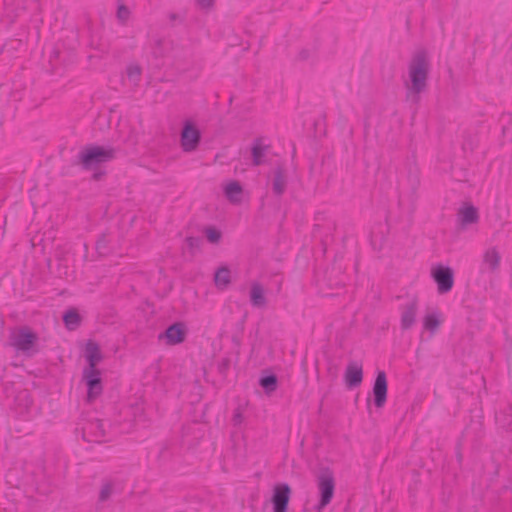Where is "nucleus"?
<instances>
[{"mask_svg":"<svg viewBox=\"0 0 512 512\" xmlns=\"http://www.w3.org/2000/svg\"><path fill=\"white\" fill-rule=\"evenodd\" d=\"M441 325V321L435 314H428L424 317L423 326L428 331H435Z\"/></svg>","mask_w":512,"mask_h":512,"instance_id":"nucleus-28","label":"nucleus"},{"mask_svg":"<svg viewBox=\"0 0 512 512\" xmlns=\"http://www.w3.org/2000/svg\"><path fill=\"white\" fill-rule=\"evenodd\" d=\"M116 156L117 149L112 146L87 144L80 149L73 159L72 166L79 167L83 171H92L91 180L98 182L107 175L103 166L113 161Z\"/></svg>","mask_w":512,"mask_h":512,"instance_id":"nucleus-1","label":"nucleus"},{"mask_svg":"<svg viewBox=\"0 0 512 512\" xmlns=\"http://www.w3.org/2000/svg\"><path fill=\"white\" fill-rule=\"evenodd\" d=\"M292 489L287 483H279L274 486L271 503L273 512H287Z\"/></svg>","mask_w":512,"mask_h":512,"instance_id":"nucleus-9","label":"nucleus"},{"mask_svg":"<svg viewBox=\"0 0 512 512\" xmlns=\"http://www.w3.org/2000/svg\"><path fill=\"white\" fill-rule=\"evenodd\" d=\"M188 333L187 326L184 322H175L169 325L164 332L158 335V340H165L169 346L181 344L185 341Z\"/></svg>","mask_w":512,"mask_h":512,"instance_id":"nucleus-8","label":"nucleus"},{"mask_svg":"<svg viewBox=\"0 0 512 512\" xmlns=\"http://www.w3.org/2000/svg\"><path fill=\"white\" fill-rule=\"evenodd\" d=\"M408 71L411 83L408 91L415 95L425 91L430 72V61L426 50L421 49L413 54Z\"/></svg>","mask_w":512,"mask_h":512,"instance_id":"nucleus-2","label":"nucleus"},{"mask_svg":"<svg viewBox=\"0 0 512 512\" xmlns=\"http://www.w3.org/2000/svg\"><path fill=\"white\" fill-rule=\"evenodd\" d=\"M83 380L87 386V401L92 402L103 392L101 371L98 368H84Z\"/></svg>","mask_w":512,"mask_h":512,"instance_id":"nucleus-7","label":"nucleus"},{"mask_svg":"<svg viewBox=\"0 0 512 512\" xmlns=\"http://www.w3.org/2000/svg\"><path fill=\"white\" fill-rule=\"evenodd\" d=\"M114 491V483L111 480H104L99 492L98 502L103 503L110 499Z\"/></svg>","mask_w":512,"mask_h":512,"instance_id":"nucleus-26","label":"nucleus"},{"mask_svg":"<svg viewBox=\"0 0 512 512\" xmlns=\"http://www.w3.org/2000/svg\"><path fill=\"white\" fill-rule=\"evenodd\" d=\"M388 382L385 371L378 370L373 384V402L377 408L384 407L387 400Z\"/></svg>","mask_w":512,"mask_h":512,"instance_id":"nucleus-10","label":"nucleus"},{"mask_svg":"<svg viewBox=\"0 0 512 512\" xmlns=\"http://www.w3.org/2000/svg\"><path fill=\"white\" fill-rule=\"evenodd\" d=\"M363 380L362 365L356 361H351L346 367L344 374V381L348 388L352 389L358 387Z\"/></svg>","mask_w":512,"mask_h":512,"instance_id":"nucleus-11","label":"nucleus"},{"mask_svg":"<svg viewBox=\"0 0 512 512\" xmlns=\"http://www.w3.org/2000/svg\"><path fill=\"white\" fill-rule=\"evenodd\" d=\"M230 366L231 359L229 357L222 358L217 365L218 373L225 377L230 369Z\"/></svg>","mask_w":512,"mask_h":512,"instance_id":"nucleus-32","label":"nucleus"},{"mask_svg":"<svg viewBox=\"0 0 512 512\" xmlns=\"http://www.w3.org/2000/svg\"><path fill=\"white\" fill-rule=\"evenodd\" d=\"M225 196L227 197V199L231 202V203H240L242 198V193H243V188L240 184L239 181H231L229 182L226 187H225Z\"/></svg>","mask_w":512,"mask_h":512,"instance_id":"nucleus-21","label":"nucleus"},{"mask_svg":"<svg viewBox=\"0 0 512 512\" xmlns=\"http://www.w3.org/2000/svg\"><path fill=\"white\" fill-rule=\"evenodd\" d=\"M214 282L220 290L226 289L231 283V271L227 266L219 267L214 274Z\"/></svg>","mask_w":512,"mask_h":512,"instance_id":"nucleus-22","label":"nucleus"},{"mask_svg":"<svg viewBox=\"0 0 512 512\" xmlns=\"http://www.w3.org/2000/svg\"><path fill=\"white\" fill-rule=\"evenodd\" d=\"M310 55H311L310 50H308V49H302V50L298 53V55H297V58H296V59H297L298 61H306V60H308V59L310 58Z\"/></svg>","mask_w":512,"mask_h":512,"instance_id":"nucleus-35","label":"nucleus"},{"mask_svg":"<svg viewBox=\"0 0 512 512\" xmlns=\"http://www.w3.org/2000/svg\"><path fill=\"white\" fill-rule=\"evenodd\" d=\"M457 216L459 225L462 228H465L468 225L477 223L479 221L478 209L468 202H465L463 206L459 208Z\"/></svg>","mask_w":512,"mask_h":512,"instance_id":"nucleus-13","label":"nucleus"},{"mask_svg":"<svg viewBox=\"0 0 512 512\" xmlns=\"http://www.w3.org/2000/svg\"><path fill=\"white\" fill-rule=\"evenodd\" d=\"M163 44L164 40L162 38H158L154 41V45L152 47V55L154 58H162L165 56Z\"/></svg>","mask_w":512,"mask_h":512,"instance_id":"nucleus-29","label":"nucleus"},{"mask_svg":"<svg viewBox=\"0 0 512 512\" xmlns=\"http://www.w3.org/2000/svg\"><path fill=\"white\" fill-rule=\"evenodd\" d=\"M268 146H264L261 138H257L251 148L253 165L259 166L263 163V157L265 155Z\"/></svg>","mask_w":512,"mask_h":512,"instance_id":"nucleus-24","label":"nucleus"},{"mask_svg":"<svg viewBox=\"0 0 512 512\" xmlns=\"http://www.w3.org/2000/svg\"><path fill=\"white\" fill-rule=\"evenodd\" d=\"M287 177L286 170L283 165H277L274 169V177L272 182V190L276 196H282L286 190Z\"/></svg>","mask_w":512,"mask_h":512,"instance_id":"nucleus-18","label":"nucleus"},{"mask_svg":"<svg viewBox=\"0 0 512 512\" xmlns=\"http://www.w3.org/2000/svg\"><path fill=\"white\" fill-rule=\"evenodd\" d=\"M33 398L28 390L19 391L14 398L15 410L19 415L28 414L33 406Z\"/></svg>","mask_w":512,"mask_h":512,"instance_id":"nucleus-15","label":"nucleus"},{"mask_svg":"<svg viewBox=\"0 0 512 512\" xmlns=\"http://www.w3.org/2000/svg\"><path fill=\"white\" fill-rule=\"evenodd\" d=\"M62 319L65 324V327L70 331L77 329L82 322V317L75 308L67 310L63 314Z\"/></svg>","mask_w":512,"mask_h":512,"instance_id":"nucleus-23","label":"nucleus"},{"mask_svg":"<svg viewBox=\"0 0 512 512\" xmlns=\"http://www.w3.org/2000/svg\"><path fill=\"white\" fill-rule=\"evenodd\" d=\"M243 420H244V416H243L242 409L240 407H237L234 410L233 416H232L233 425L238 426L243 422Z\"/></svg>","mask_w":512,"mask_h":512,"instance_id":"nucleus-34","label":"nucleus"},{"mask_svg":"<svg viewBox=\"0 0 512 512\" xmlns=\"http://www.w3.org/2000/svg\"><path fill=\"white\" fill-rule=\"evenodd\" d=\"M84 357L87 361L85 368H97V365L103 360V354L96 341L90 339L86 342Z\"/></svg>","mask_w":512,"mask_h":512,"instance_id":"nucleus-14","label":"nucleus"},{"mask_svg":"<svg viewBox=\"0 0 512 512\" xmlns=\"http://www.w3.org/2000/svg\"><path fill=\"white\" fill-rule=\"evenodd\" d=\"M105 436V430L103 422L99 419H96L94 422H91L88 427L84 428L83 431V439L91 442H101L98 438H103Z\"/></svg>","mask_w":512,"mask_h":512,"instance_id":"nucleus-17","label":"nucleus"},{"mask_svg":"<svg viewBox=\"0 0 512 512\" xmlns=\"http://www.w3.org/2000/svg\"><path fill=\"white\" fill-rule=\"evenodd\" d=\"M39 340L38 334L28 326H21L13 330L9 336L8 345L27 357H32L39 350L36 348Z\"/></svg>","mask_w":512,"mask_h":512,"instance_id":"nucleus-3","label":"nucleus"},{"mask_svg":"<svg viewBox=\"0 0 512 512\" xmlns=\"http://www.w3.org/2000/svg\"><path fill=\"white\" fill-rule=\"evenodd\" d=\"M129 17H130L129 8L124 4L119 5L118 9H117V18L119 19V21L122 24H124L129 19Z\"/></svg>","mask_w":512,"mask_h":512,"instance_id":"nucleus-33","label":"nucleus"},{"mask_svg":"<svg viewBox=\"0 0 512 512\" xmlns=\"http://www.w3.org/2000/svg\"><path fill=\"white\" fill-rule=\"evenodd\" d=\"M169 19H170V21H172V22H174V21H177V20H178L179 22H181V23H182V22L184 21V18H183V17H181V16H180L179 14H177V13H170V14H169Z\"/></svg>","mask_w":512,"mask_h":512,"instance_id":"nucleus-37","label":"nucleus"},{"mask_svg":"<svg viewBox=\"0 0 512 512\" xmlns=\"http://www.w3.org/2000/svg\"><path fill=\"white\" fill-rule=\"evenodd\" d=\"M108 236L109 233L107 232L101 233L95 243V249L100 257L107 256L110 252V240L108 239Z\"/></svg>","mask_w":512,"mask_h":512,"instance_id":"nucleus-25","label":"nucleus"},{"mask_svg":"<svg viewBox=\"0 0 512 512\" xmlns=\"http://www.w3.org/2000/svg\"><path fill=\"white\" fill-rule=\"evenodd\" d=\"M207 240L212 244H217L221 240L222 233L214 226H207L203 230Z\"/></svg>","mask_w":512,"mask_h":512,"instance_id":"nucleus-27","label":"nucleus"},{"mask_svg":"<svg viewBox=\"0 0 512 512\" xmlns=\"http://www.w3.org/2000/svg\"><path fill=\"white\" fill-rule=\"evenodd\" d=\"M431 277L437 284V292L440 295L449 293L455 281L454 270L443 264H436L431 269Z\"/></svg>","mask_w":512,"mask_h":512,"instance_id":"nucleus-5","label":"nucleus"},{"mask_svg":"<svg viewBox=\"0 0 512 512\" xmlns=\"http://www.w3.org/2000/svg\"><path fill=\"white\" fill-rule=\"evenodd\" d=\"M317 488L319 490V502L315 507V512H322L331 502L335 492V478L333 471L328 467L320 469L317 475Z\"/></svg>","mask_w":512,"mask_h":512,"instance_id":"nucleus-4","label":"nucleus"},{"mask_svg":"<svg viewBox=\"0 0 512 512\" xmlns=\"http://www.w3.org/2000/svg\"><path fill=\"white\" fill-rule=\"evenodd\" d=\"M201 8H211L214 4V0H197Z\"/></svg>","mask_w":512,"mask_h":512,"instance_id":"nucleus-36","label":"nucleus"},{"mask_svg":"<svg viewBox=\"0 0 512 512\" xmlns=\"http://www.w3.org/2000/svg\"><path fill=\"white\" fill-rule=\"evenodd\" d=\"M401 329L409 330L415 323L418 310V298L413 296L409 303L401 307Z\"/></svg>","mask_w":512,"mask_h":512,"instance_id":"nucleus-12","label":"nucleus"},{"mask_svg":"<svg viewBox=\"0 0 512 512\" xmlns=\"http://www.w3.org/2000/svg\"><path fill=\"white\" fill-rule=\"evenodd\" d=\"M250 302L254 307H264L267 304L265 291L259 282H254L250 289Z\"/></svg>","mask_w":512,"mask_h":512,"instance_id":"nucleus-20","label":"nucleus"},{"mask_svg":"<svg viewBox=\"0 0 512 512\" xmlns=\"http://www.w3.org/2000/svg\"><path fill=\"white\" fill-rule=\"evenodd\" d=\"M457 460H458L459 463L462 462V454H461L460 451L457 453Z\"/></svg>","mask_w":512,"mask_h":512,"instance_id":"nucleus-38","label":"nucleus"},{"mask_svg":"<svg viewBox=\"0 0 512 512\" xmlns=\"http://www.w3.org/2000/svg\"><path fill=\"white\" fill-rule=\"evenodd\" d=\"M201 142V132L194 122L186 120L180 133V143L184 152L195 151Z\"/></svg>","mask_w":512,"mask_h":512,"instance_id":"nucleus-6","label":"nucleus"},{"mask_svg":"<svg viewBox=\"0 0 512 512\" xmlns=\"http://www.w3.org/2000/svg\"><path fill=\"white\" fill-rule=\"evenodd\" d=\"M501 263V255L495 248H489L483 255V264L487 265L490 272L494 273L498 271Z\"/></svg>","mask_w":512,"mask_h":512,"instance_id":"nucleus-19","label":"nucleus"},{"mask_svg":"<svg viewBox=\"0 0 512 512\" xmlns=\"http://www.w3.org/2000/svg\"><path fill=\"white\" fill-rule=\"evenodd\" d=\"M185 242L190 251L194 253L195 250H200L201 245L203 243V239L201 237L189 236L186 237Z\"/></svg>","mask_w":512,"mask_h":512,"instance_id":"nucleus-30","label":"nucleus"},{"mask_svg":"<svg viewBox=\"0 0 512 512\" xmlns=\"http://www.w3.org/2000/svg\"><path fill=\"white\" fill-rule=\"evenodd\" d=\"M142 68L138 64H131L127 67V76L130 80H139Z\"/></svg>","mask_w":512,"mask_h":512,"instance_id":"nucleus-31","label":"nucleus"},{"mask_svg":"<svg viewBox=\"0 0 512 512\" xmlns=\"http://www.w3.org/2000/svg\"><path fill=\"white\" fill-rule=\"evenodd\" d=\"M266 395H271L278 388V377L270 369H264L258 381Z\"/></svg>","mask_w":512,"mask_h":512,"instance_id":"nucleus-16","label":"nucleus"}]
</instances>
